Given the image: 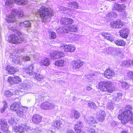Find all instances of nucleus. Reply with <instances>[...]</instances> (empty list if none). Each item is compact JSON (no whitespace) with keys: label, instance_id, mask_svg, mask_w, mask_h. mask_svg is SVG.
<instances>
[{"label":"nucleus","instance_id":"f03ea898","mask_svg":"<svg viewBox=\"0 0 133 133\" xmlns=\"http://www.w3.org/2000/svg\"><path fill=\"white\" fill-rule=\"evenodd\" d=\"M37 15L43 21H49L51 17L54 16V13L50 9H48L44 6H42L37 10Z\"/></svg>","mask_w":133,"mask_h":133},{"label":"nucleus","instance_id":"37998d69","mask_svg":"<svg viewBox=\"0 0 133 133\" xmlns=\"http://www.w3.org/2000/svg\"><path fill=\"white\" fill-rule=\"evenodd\" d=\"M49 35L50 38L51 39H55L56 36V33L52 31H49Z\"/></svg>","mask_w":133,"mask_h":133},{"label":"nucleus","instance_id":"473e14b6","mask_svg":"<svg viewBox=\"0 0 133 133\" xmlns=\"http://www.w3.org/2000/svg\"><path fill=\"white\" fill-rule=\"evenodd\" d=\"M117 15V14L116 12H111L107 14L106 15V18L107 19H109V18H111L112 17L114 18L116 17Z\"/></svg>","mask_w":133,"mask_h":133},{"label":"nucleus","instance_id":"58836bf2","mask_svg":"<svg viewBox=\"0 0 133 133\" xmlns=\"http://www.w3.org/2000/svg\"><path fill=\"white\" fill-rule=\"evenodd\" d=\"M3 106L0 108V111L1 113L4 112L7 107V104L5 101L3 102Z\"/></svg>","mask_w":133,"mask_h":133},{"label":"nucleus","instance_id":"a19ab883","mask_svg":"<svg viewBox=\"0 0 133 133\" xmlns=\"http://www.w3.org/2000/svg\"><path fill=\"white\" fill-rule=\"evenodd\" d=\"M122 95V94L121 93H117V96L113 98V101L118 102L121 98Z\"/></svg>","mask_w":133,"mask_h":133},{"label":"nucleus","instance_id":"680f3d73","mask_svg":"<svg viewBox=\"0 0 133 133\" xmlns=\"http://www.w3.org/2000/svg\"><path fill=\"white\" fill-rule=\"evenodd\" d=\"M12 2L11 0L6 1L5 3V5L6 6H10L12 3Z\"/></svg>","mask_w":133,"mask_h":133},{"label":"nucleus","instance_id":"20e7f679","mask_svg":"<svg viewBox=\"0 0 133 133\" xmlns=\"http://www.w3.org/2000/svg\"><path fill=\"white\" fill-rule=\"evenodd\" d=\"M22 34L19 32H17L16 34L11 35L9 37L8 39L10 42L15 44L21 43L24 42V38L20 37Z\"/></svg>","mask_w":133,"mask_h":133},{"label":"nucleus","instance_id":"2eb2a0df","mask_svg":"<svg viewBox=\"0 0 133 133\" xmlns=\"http://www.w3.org/2000/svg\"><path fill=\"white\" fill-rule=\"evenodd\" d=\"M104 75L106 77L110 78L115 76V73L113 70L110 69H108L104 71Z\"/></svg>","mask_w":133,"mask_h":133},{"label":"nucleus","instance_id":"39448f33","mask_svg":"<svg viewBox=\"0 0 133 133\" xmlns=\"http://www.w3.org/2000/svg\"><path fill=\"white\" fill-rule=\"evenodd\" d=\"M31 84L29 82H24L20 84L19 85L22 87H20V89L19 90H16L15 92H18L19 93L22 92L24 93V94L29 93L30 91L31 88Z\"/></svg>","mask_w":133,"mask_h":133},{"label":"nucleus","instance_id":"4c0bfd02","mask_svg":"<svg viewBox=\"0 0 133 133\" xmlns=\"http://www.w3.org/2000/svg\"><path fill=\"white\" fill-rule=\"evenodd\" d=\"M87 105L90 108L94 109H95L97 108L95 103L92 101H89Z\"/></svg>","mask_w":133,"mask_h":133},{"label":"nucleus","instance_id":"4d7b16f0","mask_svg":"<svg viewBox=\"0 0 133 133\" xmlns=\"http://www.w3.org/2000/svg\"><path fill=\"white\" fill-rule=\"evenodd\" d=\"M107 107L108 109L111 110H113L114 106H113L112 103H109L107 105Z\"/></svg>","mask_w":133,"mask_h":133},{"label":"nucleus","instance_id":"4be33fe9","mask_svg":"<svg viewBox=\"0 0 133 133\" xmlns=\"http://www.w3.org/2000/svg\"><path fill=\"white\" fill-rule=\"evenodd\" d=\"M34 66L32 64H31L29 65L28 68L25 69V71L26 73L28 75H34L33 71Z\"/></svg>","mask_w":133,"mask_h":133},{"label":"nucleus","instance_id":"f8f14e48","mask_svg":"<svg viewBox=\"0 0 133 133\" xmlns=\"http://www.w3.org/2000/svg\"><path fill=\"white\" fill-rule=\"evenodd\" d=\"M111 25L112 27L113 28H120L124 25V23L120 20L118 19L111 23Z\"/></svg>","mask_w":133,"mask_h":133},{"label":"nucleus","instance_id":"6e6d98bb","mask_svg":"<svg viewBox=\"0 0 133 133\" xmlns=\"http://www.w3.org/2000/svg\"><path fill=\"white\" fill-rule=\"evenodd\" d=\"M127 76L129 78H133V71H130L128 72L127 73Z\"/></svg>","mask_w":133,"mask_h":133},{"label":"nucleus","instance_id":"a18cd8bd","mask_svg":"<svg viewBox=\"0 0 133 133\" xmlns=\"http://www.w3.org/2000/svg\"><path fill=\"white\" fill-rule=\"evenodd\" d=\"M15 84H17L21 81V79L19 77L15 76L14 77Z\"/></svg>","mask_w":133,"mask_h":133},{"label":"nucleus","instance_id":"c9c22d12","mask_svg":"<svg viewBox=\"0 0 133 133\" xmlns=\"http://www.w3.org/2000/svg\"><path fill=\"white\" fill-rule=\"evenodd\" d=\"M114 43L117 45L122 46L125 45V43L124 41L122 39H118L115 41Z\"/></svg>","mask_w":133,"mask_h":133},{"label":"nucleus","instance_id":"bb28decb","mask_svg":"<svg viewBox=\"0 0 133 133\" xmlns=\"http://www.w3.org/2000/svg\"><path fill=\"white\" fill-rule=\"evenodd\" d=\"M25 129L26 130V129H25L22 126L20 125L15 127L14 128L15 131L16 132H18L19 133L24 132Z\"/></svg>","mask_w":133,"mask_h":133},{"label":"nucleus","instance_id":"c03bdc74","mask_svg":"<svg viewBox=\"0 0 133 133\" xmlns=\"http://www.w3.org/2000/svg\"><path fill=\"white\" fill-rule=\"evenodd\" d=\"M83 124L81 122H78L75 124V129L76 128H79V129H81L83 127Z\"/></svg>","mask_w":133,"mask_h":133},{"label":"nucleus","instance_id":"c756f323","mask_svg":"<svg viewBox=\"0 0 133 133\" xmlns=\"http://www.w3.org/2000/svg\"><path fill=\"white\" fill-rule=\"evenodd\" d=\"M62 124L61 122L59 120H58L54 122L52 125L54 128L58 129L61 128V125Z\"/></svg>","mask_w":133,"mask_h":133},{"label":"nucleus","instance_id":"864d4df0","mask_svg":"<svg viewBox=\"0 0 133 133\" xmlns=\"http://www.w3.org/2000/svg\"><path fill=\"white\" fill-rule=\"evenodd\" d=\"M5 95L7 97H10L13 94L12 92L9 90L6 91L5 92Z\"/></svg>","mask_w":133,"mask_h":133},{"label":"nucleus","instance_id":"ea45409f","mask_svg":"<svg viewBox=\"0 0 133 133\" xmlns=\"http://www.w3.org/2000/svg\"><path fill=\"white\" fill-rule=\"evenodd\" d=\"M14 2L18 5H24L26 3L25 0H14Z\"/></svg>","mask_w":133,"mask_h":133},{"label":"nucleus","instance_id":"79ce46f5","mask_svg":"<svg viewBox=\"0 0 133 133\" xmlns=\"http://www.w3.org/2000/svg\"><path fill=\"white\" fill-rule=\"evenodd\" d=\"M122 66L128 67L131 65L130 61L129 60H126L123 61L122 63Z\"/></svg>","mask_w":133,"mask_h":133},{"label":"nucleus","instance_id":"bf43d9fd","mask_svg":"<svg viewBox=\"0 0 133 133\" xmlns=\"http://www.w3.org/2000/svg\"><path fill=\"white\" fill-rule=\"evenodd\" d=\"M19 59L20 58H17L15 60L14 63L15 64L21 65V63Z\"/></svg>","mask_w":133,"mask_h":133},{"label":"nucleus","instance_id":"aec40b11","mask_svg":"<svg viewBox=\"0 0 133 133\" xmlns=\"http://www.w3.org/2000/svg\"><path fill=\"white\" fill-rule=\"evenodd\" d=\"M32 120L33 122L37 124L40 123L42 120L41 116L38 115H35L32 117Z\"/></svg>","mask_w":133,"mask_h":133},{"label":"nucleus","instance_id":"1a4fd4ad","mask_svg":"<svg viewBox=\"0 0 133 133\" xmlns=\"http://www.w3.org/2000/svg\"><path fill=\"white\" fill-rule=\"evenodd\" d=\"M84 63V62L79 59H77L74 61L72 63V66L75 69L80 68Z\"/></svg>","mask_w":133,"mask_h":133},{"label":"nucleus","instance_id":"cd10ccee","mask_svg":"<svg viewBox=\"0 0 133 133\" xmlns=\"http://www.w3.org/2000/svg\"><path fill=\"white\" fill-rule=\"evenodd\" d=\"M67 27L68 28V33L70 31L76 32L77 30L78 27L76 25H72Z\"/></svg>","mask_w":133,"mask_h":133},{"label":"nucleus","instance_id":"5fc2aeb1","mask_svg":"<svg viewBox=\"0 0 133 133\" xmlns=\"http://www.w3.org/2000/svg\"><path fill=\"white\" fill-rule=\"evenodd\" d=\"M44 98L41 95H39L36 97V100H37V102L39 101H42L44 100Z\"/></svg>","mask_w":133,"mask_h":133},{"label":"nucleus","instance_id":"de8ad7c7","mask_svg":"<svg viewBox=\"0 0 133 133\" xmlns=\"http://www.w3.org/2000/svg\"><path fill=\"white\" fill-rule=\"evenodd\" d=\"M115 50H114V53L115 54V56L121 54V49L119 48H115Z\"/></svg>","mask_w":133,"mask_h":133},{"label":"nucleus","instance_id":"72a5a7b5","mask_svg":"<svg viewBox=\"0 0 133 133\" xmlns=\"http://www.w3.org/2000/svg\"><path fill=\"white\" fill-rule=\"evenodd\" d=\"M65 62L64 60H60L56 61L55 64L59 66H63L65 64Z\"/></svg>","mask_w":133,"mask_h":133},{"label":"nucleus","instance_id":"338daca9","mask_svg":"<svg viewBox=\"0 0 133 133\" xmlns=\"http://www.w3.org/2000/svg\"><path fill=\"white\" fill-rule=\"evenodd\" d=\"M60 9L63 11H65L66 10H69V8L68 9V8H65L64 7L62 6L61 7Z\"/></svg>","mask_w":133,"mask_h":133},{"label":"nucleus","instance_id":"7ed1b4c3","mask_svg":"<svg viewBox=\"0 0 133 133\" xmlns=\"http://www.w3.org/2000/svg\"><path fill=\"white\" fill-rule=\"evenodd\" d=\"M98 88L102 92H112L114 90L112 83L110 81H102L98 84Z\"/></svg>","mask_w":133,"mask_h":133},{"label":"nucleus","instance_id":"8fccbe9b","mask_svg":"<svg viewBox=\"0 0 133 133\" xmlns=\"http://www.w3.org/2000/svg\"><path fill=\"white\" fill-rule=\"evenodd\" d=\"M21 57L24 61H26L30 60V58L29 56H22Z\"/></svg>","mask_w":133,"mask_h":133},{"label":"nucleus","instance_id":"f704fd0d","mask_svg":"<svg viewBox=\"0 0 133 133\" xmlns=\"http://www.w3.org/2000/svg\"><path fill=\"white\" fill-rule=\"evenodd\" d=\"M19 107V104L16 103H15L12 104L10 106V109L12 110L16 111Z\"/></svg>","mask_w":133,"mask_h":133},{"label":"nucleus","instance_id":"a878e982","mask_svg":"<svg viewBox=\"0 0 133 133\" xmlns=\"http://www.w3.org/2000/svg\"><path fill=\"white\" fill-rule=\"evenodd\" d=\"M50 61L49 59L47 58L42 59L40 62V64L41 65L48 66L50 64Z\"/></svg>","mask_w":133,"mask_h":133},{"label":"nucleus","instance_id":"c85d7f7f","mask_svg":"<svg viewBox=\"0 0 133 133\" xmlns=\"http://www.w3.org/2000/svg\"><path fill=\"white\" fill-rule=\"evenodd\" d=\"M86 80L85 81L91 82V81L96 77V76L94 74H91L88 75L87 76H85Z\"/></svg>","mask_w":133,"mask_h":133},{"label":"nucleus","instance_id":"dca6fc26","mask_svg":"<svg viewBox=\"0 0 133 133\" xmlns=\"http://www.w3.org/2000/svg\"><path fill=\"white\" fill-rule=\"evenodd\" d=\"M28 108H25L23 107H19L18 109L16 111L17 115L19 117L22 118H23L24 117V113L26 111Z\"/></svg>","mask_w":133,"mask_h":133},{"label":"nucleus","instance_id":"393cba45","mask_svg":"<svg viewBox=\"0 0 133 133\" xmlns=\"http://www.w3.org/2000/svg\"><path fill=\"white\" fill-rule=\"evenodd\" d=\"M6 70L9 72V74H13L15 72L18 71V70L17 69H15L13 67L9 65L6 68Z\"/></svg>","mask_w":133,"mask_h":133},{"label":"nucleus","instance_id":"e2e57ef3","mask_svg":"<svg viewBox=\"0 0 133 133\" xmlns=\"http://www.w3.org/2000/svg\"><path fill=\"white\" fill-rule=\"evenodd\" d=\"M86 130L91 133H96L95 131L93 129L88 128V129H87Z\"/></svg>","mask_w":133,"mask_h":133},{"label":"nucleus","instance_id":"412c9836","mask_svg":"<svg viewBox=\"0 0 133 133\" xmlns=\"http://www.w3.org/2000/svg\"><path fill=\"white\" fill-rule=\"evenodd\" d=\"M129 30L128 29L125 28L122 30L120 31L121 36L124 38H127L129 34Z\"/></svg>","mask_w":133,"mask_h":133},{"label":"nucleus","instance_id":"423d86ee","mask_svg":"<svg viewBox=\"0 0 133 133\" xmlns=\"http://www.w3.org/2000/svg\"><path fill=\"white\" fill-rule=\"evenodd\" d=\"M12 10L11 12L9 15H7L6 16L5 18L6 21L8 23H13L17 21V19L15 17V11Z\"/></svg>","mask_w":133,"mask_h":133},{"label":"nucleus","instance_id":"6e6552de","mask_svg":"<svg viewBox=\"0 0 133 133\" xmlns=\"http://www.w3.org/2000/svg\"><path fill=\"white\" fill-rule=\"evenodd\" d=\"M84 120L87 124L91 127H95V124L97 123V121L92 116H89L87 118H85Z\"/></svg>","mask_w":133,"mask_h":133},{"label":"nucleus","instance_id":"052dcab7","mask_svg":"<svg viewBox=\"0 0 133 133\" xmlns=\"http://www.w3.org/2000/svg\"><path fill=\"white\" fill-rule=\"evenodd\" d=\"M8 122L10 124H15L16 122L14 121V118H11L9 120Z\"/></svg>","mask_w":133,"mask_h":133},{"label":"nucleus","instance_id":"49530a36","mask_svg":"<svg viewBox=\"0 0 133 133\" xmlns=\"http://www.w3.org/2000/svg\"><path fill=\"white\" fill-rule=\"evenodd\" d=\"M120 83H121L122 87L127 88L129 87V85L127 82L120 81Z\"/></svg>","mask_w":133,"mask_h":133},{"label":"nucleus","instance_id":"774afa93","mask_svg":"<svg viewBox=\"0 0 133 133\" xmlns=\"http://www.w3.org/2000/svg\"><path fill=\"white\" fill-rule=\"evenodd\" d=\"M76 132L78 133H80L81 132V129H79V128H76L75 129L74 128Z\"/></svg>","mask_w":133,"mask_h":133},{"label":"nucleus","instance_id":"0e129e2a","mask_svg":"<svg viewBox=\"0 0 133 133\" xmlns=\"http://www.w3.org/2000/svg\"><path fill=\"white\" fill-rule=\"evenodd\" d=\"M74 36H75L74 34H70L69 35L68 37L70 39L74 40Z\"/></svg>","mask_w":133,"mask_h":133},{"label":"nucleus","instance_id":"7c9ffc66","mask_svg":"<svg viewBox=\"0 0 133 133\" xmlns=\"http://www.w3.org/2000/svg\"><path fill=\"white\" fill-rule=\"evenodd\" d=\"M35 76L34 78L38 81H41L44 79V77L42 75H41L38 73H34V75Z\"/></svg>","mask_w":133,"mask_h":133},{"label":"nucleus","instance_id":"9b49d317","mask_svg":"<svg viewBox=\"0 0 133 133\" xmlns=\"http://www.w3.org/2000/svg\"><path fill=\"white\" fill-rule=\"evenodd\" d=\"M125 7V5L123 4H119L115 3L112 8L113 10H115L119 12H123Z\"/></svg>","mask_w":133,"mask_h":133},{"label":"nucleus","instance_id":"f3484780","mask_svg":"<svg viewBox=\"0 0 133 133\" xmlns=\"http://www.w3.org/2000/svg\"><path fill=\"white\" fill-rule=\"evenodd\" d=\"M1 125V129L2 131L7 132L8 131V126L7 125V122L6 120L4 119L1 120V122L0 123Z\"/></svg>","mask_w":133,"mask_h":133},{"label":"nucleus","instance_id":"603ef678","mask_svg":"<svg viewBox=\"0 0 133 133\" xmlns=\"http://www.w3.org/2000/svg\"><path fill=\"white\" fill-rule=\"evenodd\" d=\"M8 82L10 84H13L14 83V77H10L8 79Z\"/></svg>","mask_w":133,"mask_h":133},{"label":"nucleus","instance_id":"5701e85b","mask_svg":"<svg viewBox=\"0 0 133 133\" xmlns=\"http://www.w3.org/2000/svg\"><path fill=\"white\" fill-rule=\"evenodd\" d=\"M102 36L107 39L111 42L113 41L114 39V36L111 34L108 33H104L102 34Z\"/></svg>","mask_w":133,"mask_h":133},{"label":"nucleus","instance_id":"3c124183","mask_svg":"<svg viewBox=\"0 0 133 133\" xmlns=\"http://www.w3.org/2000/svg\"><path fill=\"white\" fill-rule=\"evenodd\" d=\"M67 18H62L61 20V23L64 25H67Z\"/></svg>","mask_w":133,"mask_h":133},{"label":"nucleus","instance_id":"4468645a","mask_svg":"<svg viewBox=\"0 0 133 133\" xmlns=\"http://www.w3.org/2000/svg\"><path fill=\"white\" fill-rule=\"evenodd\" d=\"M98 119L100 122H102L104 120V118L106 116L105 111L101 110H98L97 112Z\"/></svg>","mask_w":133,"mask_h":133},{"label":"nucleus","instance_id":"6ab92c4d","mask_svg":"<svg viewBox=\"0 0 133 133\" xmlns=\"http://www.w3.org/2000/svg\"><path fill=\"white\" fill-rule=\"evenodd\" d=\"M68 28L67 26H65L63 27H60L56 30V32L59 34H64L68 33Z\"/></svg>","mask_w":133,"mask_h":133},{"label":"nucleus","instance_id":"f257e3e1","mask_svg":"<svg viewBox=\"0 0 133 133\" xmlns=\"http://www.w3.org/2000/svg\"><path fill=\"white\" fill-rule=\"evenodd\" d=\"M125 110L121 114L118 115V119L121 120L122 123L125 124L129 121H130L131 123L133 124V113L131 110V106L127 105L125 107Z\"/></svg>","mask_w":133,"mask_h":133},{"label":"nucleus","instance_id":"9d476101","mask_svg":"<svg viewBox=\"0 0 133 133\" xmlns=\"http://www.w3.org/2000/svg\"><path fill=\"white\" fill-rule=\"evenodd\" d=\"M60 48L61 49H63L64 51L66 52H73L75 50V46L72 44H68L65 45L61 46Z\"/></svg>","mask_w":133,"mask_h":133},{"label":"nucleus","instance_id":"69168bd1","mask_svg":"<svg viewBox=\"0 0 133 133\" xmlns=\"http://www.w3.org/2000/svg\"><path fill=\"white\" fill-rule=\"evenodd\" d=\"M74 36L75 37H74V40H78L79 39L80 36L79 35L74 34Z\"/></svg>","mask_w":133,"mask_h":133},{"label":"nucleus","instance_id":"13d9d810","mask_svg":"<svg viewBox=\"0 0 133 133\" xmlns=\"http://www.w3.org/2000/svg\"><path fill=\"white\" fill-rule=\"evenodd\" d=\"M67 22L68 24H71L74 22L73 20L71 18H67Z\"/></svg>","mask_w":133,"mask_h":133},{"label":"nucleus","instance_id":"ddd939ff","mask_svg":"<svg viewBox=\"0 0 133 133\" xmlns=\"http://www.w3.org/2000/svg\"><path fill=\"white\" fill-rule=\"evenodd\" d=\"M52 58L58 59L63 57L64 55L62 52L59 51H54L50 54Z\"/></svg>","mask_w":133,"mask_h":133},{"label":"nucleus","instance_id":"b1692460","mask_svg":"<svg viewBox=\"0 0 133 133\" xmlns=\"http://www.w3.org/2000/svg\"><path fill=\"white\" fill-rule=\"evenodd\" d=\"M18 25L21 27L29 28L31 26V23L29 21H25L24 22L18 23Z\"/></svg>","mask_w":133,"mask_h":133},{"label":"nucleus","instance_id":"e433bc0d","mask_svg":"<svg viewBox=\"0 0 133 133\" xmlns=\"http://www.w3.org/2000/svg\"><path fill=\"white\" fill-rule=\"evenodd\" d=\"M68 5L70 7L77 9L79 7L78 3L75 2H72L69 3L68 4Z\"/></svg>","mask_w":133,"mask_h":133},{"label":"nucleus","instance_id":"09e8293b","mask_svg":"<svg viewBox=\"0 0 133 133\" xmlns=\"http://www.w3.org/2000/svg\"><path fill=\"white\" fill-rule=\"evenodd\" d=\"M73 115H74V117L76 119L78 118L80 116V114L79 112L77 111H74L73 112Z\"/></svg>","mask_w":133,"mask_h":133},{"label":"nucleus","instance_id":"0eeeda50","mask_svg":"<svg viewBox=\"0 0 133 133\" xmlns=\"http://www.w3.org/2000/svg\"><path fill=\"white\" fill-rule=\"evenodd\" d=\"M55 106L54 104L52 102H45L41 104L40 107L43 109L49 110L52 109Z\"/></svg>","mask_w":133,"mask_h":133},{"label":"nucleus","instance_id":"a211bd4d","mask_svg":"<svg viewBox=\"0 0 133 133\" xmlns=\"http://www.w3.org/2000/svg\"><path fill=\"white\" fill-rule=\"evenodd\" d=\"M115 48L112 47L107 48L104 49V53L105 54H110L114 56H115V54L114 53Z\"/></svg>","mask_w":133,"mask_h":133},{"label":"nucleus","instance_id":"2f4dec72","mask_svg":"<svg viewBox=\"0 0 133 133\" xmlns=\"http://www.w3.org/2000/svg\"><path fill=\"white\" fill-rule=\"evenodd\" d=\"M12 10L15 11V16L17 15L19 18L22 17L24 16L23 12L21 10H18L15 9H13Z\"/></svg>","mask_w":133,"mask_h":133}]
</instances>
